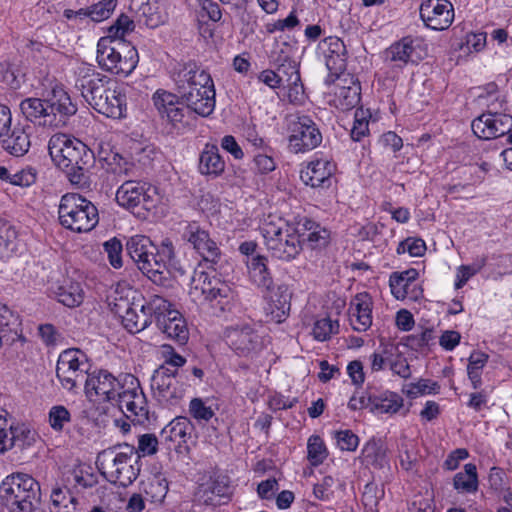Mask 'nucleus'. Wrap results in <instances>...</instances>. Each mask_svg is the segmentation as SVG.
Returning <instances> with one entry per match:
<instances>
[{
	"instance_id": "14",
	"label": "nucleus",
	"mask_w": 512,
	"mask_h": 512,
	"mask_svg": "<svg viewBox=\"0 0 512 512\" xmlns=\"http://www.w3.org/2000/svg\"><path fill=\"white\" fill-rule=\"evenodd\" d=\"M228 346L241 357H253L263 348V341L257 330L250 324L229 326L224 331Z\"/></svg>"
},
{
	"instance_id": "61",
	"label": "nucleus",
	"mask_w": 512,
	"mask_h": 512,
	"mask_svg": "<svg viewBox=\"0 0 512 512\" xmlns=\"http://www.w3.org/2000/svg\"><path fill=\"white\" fill-rule=\"evenodd\" d=\"M409 387L410 389L407 393L411 397H415L418 394H436L440 388L437 382L428 379H420L416 383H411Z\"/></svg>"
},
{
	"instance_id": "44",
	"label": "nucleus",
	"mask_w": 512,
	"mask_h": 512,
	"mask_svg": "<svg viewBox=\"0 0 512 512\" xmlns=\"http://www.w3.org/2000/svg\"><path fill=\"white\" fill-rule=\"evenodd\" d=\"M60 368H71L78 371H88L89 364L87 357L80 349L71 348L64 350L59 355L57 366Z\"/></svg>"
},
{
	"instance_id": "59",
	"label": "nucleus",
	"mask_w": 512,
	"mask_h": 512,
	"mask_svg": "<svg viewBox=\"0 0 512 512\" xmlns=\"http://www.w3.org/2000/svg\"><path fill=\"white\" fill-rule=\"evenodd\" d=\"M426 250V244L422 239L419 238H407L406 240L399 243L397 247V253L403 254L408 252L413 257H420Z\"/></svg>"
},
{
	"instance_id": "25",
	"label": "nucleus",
	"mask_w": 512,
	"mask_h": 512,
	"mask_svg": "<svg viewBox=\"0 0 512 512\" xmlns=\"http://www.w3.org/2000/svg\"><path fill=\"white\" fill-rule=\"evenodd\" d=\"M45 98L48 113L53 125H56L57 116L62 118L70 117L77 112V106L70 98L68 92L60 85H55L47 92Z\"/></svg>"
},
{
	"instance_id": "27",
	"label": "nucleus",
	"mask_w": 512,
	"mask_h": 512,
	"mask_svg": "<svg viewBox=\"0 0 512 512\" xmlns=\"http://www.w3.org/2000/svg\"><path fill=\"white\" fill-rule=\"evenodd\" d=\"M349 319L358 332L367 331L372 324V298L368 293H358L350 302Z\"/></svg>"
},
{
	"instance_id": "40",
	"label": "nucleus",
	"mask_w": 512,
	"mask_h": 512,
	"mask_svg": "<svg viewBox=\"0 0 512 512\" xmlns=\"http://www.w3.org/2000/svg\"><path fill=\"white\" fill-rule=\"evenodd\" d=\"M152 250H154V243L145 235H134L126 242L127 254L136 265L144 256H149V251Z\"/></svg>"
},
{
	"instance_id": "47",
	"label": "nucleus",
	"mask_w": 512,
	"mask_h": 512,
	"mask_svg": "<svg viewBox=\"0 0 512 512\" xmlns=\"http://www.w3.org/2000/svg\"><path fill=\"white\" fill-rule=\"evenodd\" d=\"M328 456L324 441L318 435H312L307 442V458L312 466H319Z\"/></svg>"
},
{
	"instance_id": "3",
	"label": "nucleus",
	"mask_w": 512,
	"mask_h": 512,
	"mask_svg": "<svg viewBox=\"0 0 512 512\" xmlns=\"http://www.w3.org/2000/svg\"><path fill=\"white\" fill-rule=\"evenodd\" d=\"M48 150L52 161L72 184L83 186L88 182V171L94 155L82 141L58 133L50 138Z\"/></svg>"
},
{
	"instance_id": "64",
	"label": "nucleus",
	"mask_w": 512,
	"mask_h": 512,
	"mask_svg": "<svg viewBox=\"0 0 512 512\" xmlns=\"http://www.w3.org/2000/svg\"><path fill=\"white\" fill-rule=\"evenodd\" d=\"M325 64L331 74L338 76L346 69V54H325Z\"/></svg>"
},
{
	"instance_id": "26",
	"label": "nucleus",
	"mask_w": 512,
	"mask_h": 512,
	"mask_svg": "<svg viewBox=\"0 0 512 512\" xmlns=\"http://www.w3.org/2000/svg\"><path fill=\"white\" fill-rule=\"evenodd\" d=\"M31 126L16 125L9 127L7 133L0 137L2 149L15 157H22L28 153L31 146Z\"/></svg>"
},
{
	"instance_id": "38",
	"label": "nucleus",
	"mask_w": 512,
	"mask_h": 512,
	"mask_svg": "<svg viewBox=\"0 0 512 512\" xmlns=\"http://www.w3.org/2000/svg\"><path fill=\"white\" fill-rule=\"evenodd\" d=\"M192 430V422L187 417L178 416L162 429L161 437L164 438L165 441H170L180 446L182 443H186Z\"/></svg>"
},
{
	"instance_id": "60",
	"label": "nucleus",
	"mask_w": 512,
	"mask_h": 512,
	"mask_svg": "<svg viewBox=\"0 0 512 512\" xmlns=\"http://www.w3.org/2000/svg\"><path fill=\"white\" fill-rule=\"evenodd\" d=\"M334 438L337 446L342 451H355L359 444V438L351 430H341L334 432Z\"/></svg>"
},
{
	"instance_id": "24",
	"label": "nucleus",
	"mask_w": 512,
	"mask_h": 512,
	"mask_svg": "<svg viewBox=\"0 0 512 512\" xmlns=\"http://www.w3.org/2000/svg\"><path fill=\"white\" fill-rule=\"evenodd\" d=\"M230 495L229 479L223 475H213L201 482L195 492V498L204 505L216 506L221 498Z\"/></svg>"
},
{
	"instance_id": "17",
	"label": "nucleus",
	"mask_w": 512,
	"mask_h": 512,
	"mask_svg": "<svg viewBox=\"0 0 512 512\" xmlns=\"http://www.w3.org/2000/svg\"><path fill=\"white\" fill-rule=\"evenodd\" d=\"M177 370L161 365L154 371L151 378V388L158 402L173 405L182 397L175 380Z\"/></svg>"
},
{
	"instance_id": "49",
	"label": "nucleus",
	"mask_w": 512,
	"mask_h": 512,
	"mask_svg": "<svg viewBox=\"0 0 512 512\" xmlns=\"http://www.w3.org/2000/svg\"><path fill=\"white\" fill-rule=\"evenodd\" d=\"M179 94L168 92L166 90L159 89L153 95V102L162 118L170 112V109L176 107L179 104Z\"/></svg>"
},
{
	"instance_id": "10",
	"label": "nucleus",
	"mask_w": 512,
	"mask_h": 512,
	"mask_svg": "<svg viewBox=\"0 0 512 512\" xmlns=\"http://www.w3.org/2000/svg\"><path fill=\"white\" fill-rule=\"evenodd\" d=\"M125 382L127 385L115 404L126 418L134 424L145 425L150 423L147 400L138 379L133 375L126 374Z\"/></svg>"
},
{
	"instance_id": "37",
	"label": "nucleus",
	"mask_w": 512,
	"mask_h": 512,
	"mask_svg": "<svg viewBox=\"0 0 512 512\" xmlns=\"http://www.w3.org/2000/svg\"><path fill=\"white\" fill-rule=\"evenodd\" d=\"M250 280L261 289L269 288L274 282L268 268V259L263 255L253 256L247 261Z\"/></svg>"
},
{
	"instance_id": "7",
	"label": "nucleus",
	"mask_w": 512,
	"mask_h": 512,
	"mask_svg": "<svg viewBox=\"0 0 512 512\" xmlns=\"http://www.w3.org/2000/svg\"><path fill=\"white\" fill-rule=\"evenodd\" d=\"M138 269L153 283L164 285L170 274L169 267L184 275L186 270L177 265L175 249L170 239L162 240L159 247L154 245V250L149 251V256H144L137 265Z\"/></svg>"
},
{
	"instance_id": "2",
	"label": "nucleus",
	"mask_w": 512,
	"mask_h": 512,
	"mask_svg": "<svg viewBox=\"0 0 512 512\" xmlns=\"http://www.w3.org/2000/svg\"><path fill=\"white\" fill-rule=\"evenodd\" d=\"M172 79L188 109L202 117L212 114L215 109V89L208 72L196 62L188 61L174 68Z\"/></svg>"
},
{
	"instance_id": "35",
	"label": "nucleus",
	"mask_w": 512,
	"mask_h": 512,
	"mask_svg": "<svg viewBox=\"0 0 512 512\" xmlns=\"http://www.w3.org/2000/svg\"><path fill=\"white\" fill-rule=\"evenodd\" d=\"M10 434L0 428V455L13 447H19L23 449L25 446L31 445L34 441V433L26 427H10Z\"/></svg>"
},
{
	"instance_id": "53",
	"label": "nucleus",
	"mask_w": 512,
	"mask_h": 512,
	"mask_svg": "<svg viewBox=\"0 0 512 512\" xmlns=\"http://www.w3.org/2000/svg\"><path fill=\"white\" fill-rule=\"evenodd\" d=\"M48 420L51 428L56 432H60L71 421V414L65 406L56 405L49 410Z\"/></svg>"
},
{
	"instance_id": "21",
	"label": "nucleus",
	"mask_w": 512,
	"mask_h": 512,
	"mask_svg": "<svg viewBox=\"0 0 512 512\" xmlns=\"http://www.w3.org/2000/svg\"><path fill=\"white\" fill-rule=\"evenodd\" d=\"M156 325L168 338L176 341L178 344L184 345L187 343L189 330L186 321L179 311L172 308V304L169 301L167 310L161 311L156 316Z\"/></svg>"
},
{
	"instance_id": "57",
	"label": "nucleus",
	"mask_w": 512,
	"mask_h": 512,
	"mask_svg": "<svg viewBox=\"0 0 512 512\" xmlns=\"http://www.w3.org/2000/svg\"><path fill=\"white\" fill-rule=\"evenodd\" d=\"M338 327V323H333L329 318L317 320L313 327V336L318 341H325L331 334L337 333Z\"/></svg>"
},
{
	"instance_id": "5",
	"label": "nucleus",
	"mask_w": 512,
	"mask_h": 512,
	"mask_svg": "<svg viewBox=\"0 0 512 512\" xmlns=\"http://www.w3.org/2000/svg\"><path fill=\"white\" fill-rule=\"evenodd\" d=\"M138 458L135 448L125 444L103 450L96 463L109 482L127 487L139 475Z\"/></svg>"
},
{
	"instance_id": "33",
	"label": "nucleus",
	"mask_w": 512,
	"mask_h": 512,
	"mask_svg": "<svg viewBox=\"0 0 512 512\" xmlns=\"http://www.w3.org/2000/svg\"><path fill=\"white\" fill-rule=\"evenodd\" d=\"M370 411L396 414L404 405V399L396 392L382 391L368 396Z\"/></svg>"
},
{
	"instance_id": "12",
	"label": "nucleus",
	"mask_w": 512,
	"mask_h": 512,
	"mask_svg": "<svg viewBox=\"0 0 512 512\" xmlns=\"http://www.w3.org/2000/svg\"><path fill=\"white\" fill-rule=\"evenodd\" d=\"M167 307L168 300L159 295H153L144 303L134 301L122 316V324L130 333L141 332L152 323L153 318L156 320L161 311H166Z\"/></svg>"
},
{
	"instance_id": "13",
	"label": "nucleus",
	"mask_w": 512,
	"mask_h": 512,
	"mask_svg": "<svg viewBox=\"0 0 512 512\" xmlns=\"http://www.w3.org/2000/svg\"><path fill=\"white\" fill-rule=\"evenodd\" d=\"M39 492L38 482L24 473L9 475L0 485V496L9 507L24 501L37 500Z\"/></svg>"
},
{
	"instance_id": "15",
	"label": "nucleus",
	"mask_w": 512,
	"mask_h": 512,
	"mask_svg": "<svg viewBox=\"0 0 512 512\" xmlns=\"http://www.w3.org/2000/svg\"><path fill=\"white\" fill-rule=\"evenodd\" d=\"M183 239L190 243L193 249L201 256L207 268L215 269L221 258V251L217 243L211 239L209 233L196 222L186 225Z\"/></svg>"
},
{
	"instance_id": "54",
	"label": "nucleus",
	"mask_w": 512,
	"mask_h": 512,
	"mask_svg": "<svg viewBox=\"0 0 512 512\" xmlns=\"http://www.w3.org/2000/svg\"><path fill=\"white\" fill-rule=\"evenodd\" d=\"M103 248L107 254L110 265L115 269L121 268L123 265V261H122L123 245H122L121 241L118 238L113 237V238L109 239L108 241L104 242Z\"/></svg>"
},
{
	"instance_id": "63",
	"label": "nucleus",
	"mask_w": 512,
	"mask_h": 512,
	"mask_svg": "<svg viewBox=\"0 0 512 512\" xmlns=\"http://www.w3.org/2000/svg\"><path fill=\"white\" fill-rule=\"evenodd\" d=\"M433 338V329L425 328L418 334L408 336L407 345L414 350H420L428 346Z\"/></svg>"
},
{
	"instance_id": "28",
	"label": "nucleus",
	"mask_w": 512,
	"mask_h": 512,
	"mask_svg": "<svg viewBox=\"0 0 512 512\" xmlns=\"http://www.w3.org/2000/svg\"><path fill=\"white\" fill-rule=\"evenodd\" d=\"M280 55L275 59L278 63L276 72L281 74L280 80L283 86L288 87L289 97H298L303 93V85L301 83L300 73L296 62L285 54L284 50H280Z\"/></svg>"
},
{
	"instance_id": "20",
	"label": "nucleus",
	"mask_w": 512,
	"mask_h": 512,
	"mask_svg": "<svg viewBox=\"0 0 512 512\" xmlns=\"http://www.w3.org/2000/svg\"><path fill=\"white\" fill-rule=\"evenodd\" d=\"M336 165L328 159L310 161L300 172L303 183L312 188L327 189L332 186Z\"/></svg>"
},
{
	"instance_id": "30",
	"label": "nucleus",
	"mask_w": 512,
	"mask_h": 512,
	"mask_svg": "<svg viewBox=\"0 0 512 512\" xmlns=\"http://www.w3.org/2000/svg\"><path fill=\"white\" fill-rule=\"evenodd\" d=\"M414 50L413 40L404 37L384 51V62L391 69H402L412 61Z\"/></svg>"
},
{
	"instance_id": "8",
	"label": "nucleus",
	"mask_w": 512,
	"mask_h": 512,
	"mask_svg": "<svg viewBox=\"0 0 512 512\" xmlns=\"http://www.w3.org/2000/svg\"><path fill=\"white\" fill-rule=\"evenodd\" d=\"M288 148L291 152L306 153L320 146L322 132L308 115L291 114L287 117Z\"/></svg>"
},
{
	"instance_id": "29",
	"label": "nucleus",
	"mask_w": 512,
	"mask_h": 512,
	"mask_svg": "<svg viewBox=\"0 0 512 512\" xmlns=\"http://www.w3.org/2000/svg\"><path fill=\"white\" fill-rule=\"evenodd\" d=\"M201 292L212 307L219 308L221 311H224L233 299L231 288L217 278L204 281Z\"/></svg>"
},
{
	"instance_id": "42",
	"label": "nucleus",
	"mask_w": 512,
	"mask_h": 512,
	"mask_svg": "<svg viewBox=\"0 0 512 512\" xmlns=\"http://www.w3.org/2000/svg\"><path fill=\"white\" fill-rule=\"evenodd\" d=\"M143 491L151 502L161 503L168 492V481L162 473H157L143 484Z\"/></svg>"
},
{
	"instance_id": "22",
	"label": "nucleus",
	"mask_w": 512,
	"mask_h": 512,
	"mask_svg": "<svg viewBox=\"0 0 512 512\" xmlns=\"http://www.w3.org/2000/svg\"><path fill=\"white\" fill-rule=\"evenodd\" d=\"M151 190L146 183L127 180L118 188L116 200L120 206L127 209H134L139 206L149 209V204L152 202L149 194Z\"/></svg>"
},
{
	"instance_id": "51",
	"label": "nucleus",
	"mask_w": 512,
	"mask_h": 512,
	"mask_svg": "<svg viewBox=\"0 0 512 512\" xmlns=\"http://www.w3.org/2000/svg\"><path fill=\"white\" fill-rule=\"evenodd\" d=\"M416 274L415 270H408L404 271L402 273H393L390 276V287L393 295L397 298H405L407 294V287L409 285V282L411 279L414 278V275Z\"/></svg>"
},
{
	"instance_id": "48",
	"label": "nucleus",
	"mask_w": 512,
	"mask_h": 512,
	"mask_svg": "<svg viewBox=\"0 0 512 512\" xmlns=\"http://www.w3.org/2000/svg\"><path fill=\"white\" fill-rule=\"evenodd\" d=\"M88 371H78L71 368H60L56 367V375L64 389L72 391L78 387V385L86 379Z\"/></svg>"
},
{
	"instance_id": "11",
	"label": "nucleus",
	"mask_w": 512,
	"mask_h": 512,
	"mask_svg": "<svg viewBox=\"0 0 512 512\" xmlns=\"http://www.w3.org/2000/svg\"><path fill=\"white\" fill-rule=\"evenodd\" d=\"M126 385L125 375L120 379L108 370L100 369L87 374L84 388L89 401L115 404Z\"/></svg>"
},
{
	"instance_id": "52",
	"label": "nucleus",
	"mask_w": 512,
	"mask_h": 512,
	"mask_svg": "<svg viewBox=\"0 0 512 512\" xmlns=\"http://www.w3.org/2000/svg\"><path fill=\"white\" fill-rule=\"evenodd\" d=\"M370 114L368 111L358 108L354 114V123L351 129V138L354 141H360L369 131V118Z\"/></svg>"
},
{
	"instance_id": "18",
	"label": "nucleus",
	"mask_w": 512,
	"mask_h": 512,
	"mask_svg": "<svg viewBox=\"0 0 512 512\" xmlns=\"http://www.w3.org/2000/svg\"><path fill=\"white\" fill-rule=\"evenodd\" d=\"M420 17L428 28L445 30L454 19L453 5L448 0H427L420 6Z\"/></svg>"
},
{
	"instance_id": "34",
	"label": "nucleus",
	"mask_w": 512,
	"mask_h": 512,
	"mask_svg": "<svg viewBox=\"0 0 512 512\" xmlns=\"http://www.w3.org/2000/svg\"><path fill=\"white\" fill-rule=\"evenodd\" d=\"M20 110L24 117L31 123L38 125H53L48 113L45 98H26L20 103Z\"/></svg>"
},
{
	"instance_id": "16",
	"label": "nucleus",
	"mask_w": 512,
	"mask_h": 512,
	"mask_svg": "<svg viewBox=\"0 0 512 512\" xmlns=\"http://www.w3.org/2000/svg\"><path fill=\"white\" fill-rule=\"evenodd\" d=\"M471 128L480 139L498 138L512 131V115L499 112L483 113L472 121Z\"/></svg>"
},
{
	"instance_id": "1",
	"label": "nucleus",
	"mask_w": 512,
	"mask_h": 512,
	"mask_svg": "<svg viewBox=\"0 0 512 512\" xmlns=\"http://www.w3.org/2000/svg\"><path fill=\"white\" fill-rule=\"evenodd\" d=\"M74 75V87L93 109L113 119L125 116L126 95L116 82L84 63L76 67Z\"/></svg>"
},
{
	"instance_id": "41",
	"label": "nucleus",
	"mask_w": 512,
	"mask_h": 512,
	"mask_svg": "<svg viewBox=\"0 0 512 512\" xmlns=\"http://www.w3.org/2000/svg\"><path fill=\"white\" fill-rule=\"evenodd\" d=\"M300 229L302 243L307 241L312 248L322 246L327 241L328 231L312 220L305 219Z\"/></svg>"
},
{
	"instance_id": "9",
	"label": "nucleus",
	"mask_w": 512,
	"mask_h": 512,
	"mask_svg": "<svg viewBox=\"0 0 512 512\" xmlns=\"http://www.w3.org/2000/svg\"><path fill=\"white\" fill-rule=\"evenodd\" d=\"M135 23L129 16L121 14L108 28V35L100 38L97 44V63L105 71L113 73L117 67L118 39L123 40L130 32L134 31Z\"/></svg>"
},
{
	"instance_id": "36",
	"label": "nucleus",
	"mask_w": 512,
	"mask_h": 512,
	"mask_svg": "<svg viewBox=\"0 0 512 512\" xmlns=\"http://www.w3.org/2000/svg\"><path fill=\"white\" fill-rule=\"evenodd\" d=\"M118 45V57L116 56L117 67H115L113 74L128 76L134 71L139 62L138 51L124 39H118Z\"/></svg>"
},
{
	"instance_id": "32",
	"label": "nucleus",
	"mask_w": 512,
	"mask_h": 512,
	"mask_svg": "<svg viewBox=\"0 0 512 512\" xmlns=\"http://www.w3.org/2000/svg\"><path fill=\"white\" fill-rule=\"evenodd\" d=\"M50 290L60 303L69 308L79 306L84 299L81 284L69 278H65L62 282L53 284Z\"/></svg>"
},
{
	"instance_id": "50",
	"label": "nucleus",
	"mask_w": 512,
	"mask_h": 512,
	"mask_svg": "<svg viewBox=\"0 0 512 512\" xmlns=\"http://www.w3.org/2000/svg\"><path fill=\"white\" fill-rule=\"evenodd\" d=\"M336 95L341 109H352L360 102V86L356 84L348 87L342 86Z\"/></svg>"
},
{
	"instance_id": "55",
	"label": "nucleus",
	"mask_w": 512,
	"mask_h": 512,
	"mask_svg": "<svg viewBox=\"0 0 512 512\" xmlns=\"http://www.w3.org/2000/svg\"><path fill=\"white\" fill-rule=\"evenodd\" d=\"M189 413L198 422H208L215 415L213 409L207 406L201 398H193L190 401Z\"/></svg>"
},
{
	"instance_id": "4",
	"label": "nucleus",
	"mask_w": 512,
	"mask_h": 512,
	"mask_svg": "<svg viewBox=\"0 0 512 512\" xmlns=\"http://www.w3.org/2000/svg\"><path fill=\"white\" fill-rule=\"evenodd\" d=\"M264 243L272 257L291 261L302 251L300 223L295 227L284 219L269 215L260 226Z\"/></svg>"
},
{
	"instance_id": "39",
	"label": "nucleus",
	"mask_w": 512,
	"mask_h": 512,
	"mask_svg": "<svg viewBox=\"0 0 512 512\" xmlns=\"http://www.w3.org/2000/svg\"><path fill=\"white\" fill-rule=\"evenodd\" d=\"M454 488L462 493H474L478 489V477L476 466L468 463L463 472H458L453 480Z\"/></svg>"
},
{
	"instance_id": "56",
	"label": "nucleus",
	"mask_w": 512,
	"mask_h": 512,
	"mask_svg": "<svg viewBox=\"0 0 512 512\" xmlns=\"http://www.w3.org/2000/svg\"><path fill=\"white\" fill-rule=\"evenodd\" d=\"M115 7V0H102L90 7V19L94 22H101L110 17Z\"/></svg>"
},
{
	"instance_id": "45",
	"label": "nucleus",
	"mask_w": 512,
	"mask_h": 512,
	"mask_svg": "<svg viewBox=\"0 0 512 512\" xmlns=\"http://www.w3.org/2000/svg\"><path fill=\"white\" fill-rule=\"evenodd\" d=\"M344 486L338 478L330 475L324 476L321 481L313 487L314 496L321 501H331L335 498L336 492Z\"/></svg>"
},
{
	"instance_id": "46",
	"label": "nucleus",
	"mask_w": 512,
	"mask_h": 512,
	"mask_svg": "<svg viewBox=\"0 0 512 512\" xmlns=\"http://www.w3.org/2000/svg\"><path fill=\"white\" fill-rule=\"evenodd\" d=\"M362 458L367 465L375 468H383L387 464L386 454L375 440H370L364 445Z\"/></svg>"
},
{
	"instance_id": "58",
	"label": "nucleus",
	"mask_w": 512,
	"mask_h": 512,
	"mask_svg": "<svg viewBox=\"0 0 512 512\" xmlns=\"http://www.w3.org/2000/svg\"><path fill=\"white\" fill-rule=\"evenodd\" d=\"M384 491L377 484L370 482L364 486L362 502L370 510L376 509L379 500L383 497Z\"/></svg>"
},
{
	"instance_id": "19",
	"label": "nucleus",
	"mask_w": 512,
	"mask_h": 512,
	"mask_svg": "<svg viewBox=\"0 0 512 512\" xmlns=\"http://www.w3.org/2000/svg\"><path fill=\"white\" fill-rule=\"evenodd\" d=\"M264 299L267 303L266 311L271 319L277 323L283 322L289 315L292 293L285 283L272 284L264 289Z\"/></svg>"
},
{
	"instance_id": "43",
	"label": "nucleus",
	"mask_w": 512,
	"mask_h": 512,
	"mask_svg": "<svg viewBox=\"0 0 512 512\" xmlns=\"http://www.w3.org/2000/svg\"><path fill=\"white\" fill-rule=\"evenodd\" d=\"M50 512H75L77 499L68 489L56 487L52 490Z\"/></svg>"
},
{
	"instance_id": "62",
	"label": "nucleus",
	"mask_w": 512,
	"mask_h": 512,
	"mask_svg": "<svg viewBox=\"0 0 512 512\" xmlns=\"http://www.w3.org/2000/svg\"><path fill=\"white\" fill-rule=\"evenodd\" d=\"M36 175V170L32 167H28L14 174L10 173L9 183L21 187H28L35 183Z\"/></svg>"
},
{
	"instance_id": "31",
	"label": "nucleus",
	"mask_w": 512,
	"mask_h": 512,
	"mask_svg": "<svg viewBox=\"0 0 512 512\" xmlns=\"http://www.w3.org/2000/svg\"><path fill=\"white\" fill-rule=\"evenodd\" d=\"M199 172L204 176L217 178L225 171V161L222 159L219 148L215 144H205L199 156Z\"/></svg>"
},
{
	"instance_id": "6",
	"label": "nucleus",
	"mask_w": 512,
	"mask_h": 512,
	"mask_svg": "<svg viewBox=\"0 0 512 512\" xmlns=\"http://www.w3.org/2000/svg\"><path fill=\"white\" fill-rule=\"evenodd\" d=\"M58 216L64 228L77 233L91 231L99 221L97 207L77 193H67L61 197Z\"/></svg>"
},
{
	"instance_id": "23",
	"label": "nucleus",
	"mask_w": 512,
	"mask_h": 512,
	"mask_svg": "<svg viewBox=\"0 0 512 512\" xmlns=\"http://www.w3.org/2000/svg\"><path fill=\"white\" fill-rule=\"evenodd\" d=\"M129 9L139 22L149 28H157L167 21L165 7L158 0H130Z\"/></svg>"
}]
</instances>
